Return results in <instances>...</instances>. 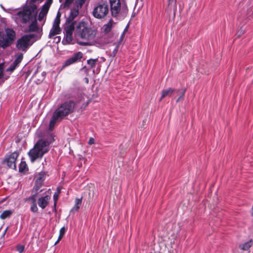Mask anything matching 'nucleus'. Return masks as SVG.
Returning a JSON list of instances; mask_svg holds the SVG:
<instances>
[{
  "mask_svg": "<svg viewBox=\"0 0 253 253\" xmlns=\"http://www.w3.org/2000/svg\"><path fill=\"white\" fill-rule=\"evenodd\" d=\"M63 236L62 235H59V237H58V240L57 241L55 242V244L56 245L57 243H58L59 242V241H60L61 240V239L63 238Z\"/></svg>",
  "mask_w": 253,
  "mask_h": 253,
  "instance_id": "79ce46f5",
  "label": "nucleus"
},
{
  "mask_svg": "<svg viewBox=\"0 0 253 253\" xmlns=\"http://www.w3.org/2000/svg\"><path fill=\"white\" fill-rule=\"evenodd\" d=\"M126 30V29L125 30V31L122 34V35H121V37L120 38L119 42H118V43L117 44H119V45H120L121 44V43L123 42V41L124 40V38Z\"/></svg>",
  "mask_w": 253,
  "mask_h": 253,
  "instance_id": "c9c22d12",
  "label": "nucleus"
},
{
  "mask_svg": "<svg viewBox=\"0 0 253 253\" xmlns=\"http://www.w3.org/2000/svg\"><path fill=\"white\" fill-rule=\"evenodd\" d=\"M112 15L115 17L124 18L127 13V9L126 7L121 8L120 0H109Z\"/></svg>",
  "mask_w": 253,
  "mask_h": 253,
  "instance_id": "423d86ee",
  "label": "nucleus"
},
{
  "mask_svg": "<svg viewBox=\"0 0 253 253\" xmlns=\"http://www.w3.org/2000/svg\"><path fill=\"white\" fill-rule=\"evenodd\" d=\"M175 91V90L172 88H169L163 90L161 92V96L159 99V101H161L162 99L166 97H170Z\"/></svg>",
  "mask_w": 253,
  "mask_h": 253,
  "instance_id": "dca6fc26",
  "label": "nucleus"
},
{
  "mask_svg": "<svg viewBox=\"0 0 253 253\" xmlns=\"http://www.w3.org/2000/svg\"><path fill=\"white\" fill-rule=\"evenodd\" d=\"M37 0H30L29 4L17 14V19L23 23H26L37 14Z\"/></svg>",
  "mask_w": 253,
  "mask_h": 253,
  "instance_id": "20e7f679",
  "label": "nucleus"
},
{
  "mask_svg": "<svg viewBox=\"0 0 253 253\" xmlns=\"http://www.w3.org/2000/svg\"><path fill=\"white\" fill-rule=\"evenodd\" d=\"M24 250V247L22 245H19L17 247V250L19 253H22Z\"/></svg>",
  "mask_w": 253,
  "mask_h": 253,
  "instance_id": "e433bc0d",
  "label": "nucleus"
},
{
  "mask_svg": "<svg viewBox=\"0 0 253 253\" xmlns=\"http://www.w3.org/2000/svg\"><path fill=\"white\" fill-rule=\"evenodd\" d=\"M64 28V33L73 34L74 31H75L76 23L73 22H67L66 21Z\"/></svg>",
  "mask_w": 253,
  "mask_h": 253,
  "instance_id": "ddd939ff",
  "label": "nucleus"
},
{
  "mask_svg": "<svg viewBox=\"0 0 253 253\" xmlns=\"http://www.w3.org/2000/svg\"><path fill=\"white\" fill-rule=\"evenodd\" d=\"M61 32V29L59 26H53L51 29L49 33V37L52 38V37L59 34Z\"/></svg>",
  "mask_w": 253,
  "mask_h": 253,
  "instance_id": "6ab92c4d",
  "label": "nucleus"
},
{
  "mask_svg": "<svg viewBox=\"0 0 253 253\" xmlns=\"http://www.w3.org/2000/svg\"><path fill=\"white\" fill-rule=\"evenodd\" d=\"M82 198H76L75 200V204L74 206L72 209V211H78L79 209H80V207L82 204Z\"/></svg>",
  "mask_w": 253,
  "mask_h": 253,
  "instance_id": "4be33fe9",
  "label": "nucleus"
},
{
  "mask_svg": "<svg viewBox=\"0 0 253 253\" xmlns=\"http://www.w3.org/2000/svg\"><path fill=\"white\" fill-rule=\"evenodd\" d=\"M53 141V138L51 136L49 141L44 139L39 140L28 153L31 162L34 163L37 159L42 158L49 151V145Z\"/></svg>",
  "mask_w": 253,
  "mask_h": 253,
  "instance_id": "7ed1b4c3",
  "label": "nucleus"
},
{
  "mask_svg": "<svg viewBox=\"0 0 253 253\" xmlns=\"http://www.w3.org/2000/svg\"><path fill=\"white\" fill-rule=\"evenodd\" d=\"M115 24L116 23L112 19H110L107 23L104 25L102 28L103 32L105 34L109 33Z\"/></svg>",
  "mask_w": 253,
  "mask_h": 253,
  "instance_id": "4468645a",
  "label": "nucleus"
},
{
  "mask_svg": "<svg viewBox=\"0 0 253 253\" xmlns=\"http://www.w3.org/2000/svg\"><path fill=\"white\" fill-rule=\"evenodd\" d=\"M43 179L42 176H40L38 177L35 182V185L33 188V190L36 192L38 191L43 184Z\"/></svg>",
  "mask_w": 253,
  "mask_h": 253,
  "instance_id": "a211bd4d",
  "label": "nucleus"
},
{
  "mask_svg": "<svg viewBox=\"0 0 253 253\" xmlns=\"http://www.w3.org/2000/svg\"><path fill=\"white\" fill-rule=\"evenodd\" d=\"M252 245V240H250L249 242H247L244 244L240 245L239 248L242 250H248Z\"/></svg>",
  "mask_w": 253,
  "mask_h": 253,
  "instance_id": "b1692460",
  "label": "nucleus"
},
{
  "mask_svg": "<svg viewBox=\"0 0 253 253\" xmlns=\"http://www.w3.org/2000/svg\"><path fill=\"white\" fill-rule=\"evenodd\" d=\"M12 211L10 210H5L2 212L0 215V218L1 219H4L7 217L10 216L12 214Z\"/></svg>",
  "mask_w": 253,
  "mask_h": 253,
  "instance_id": "5701e85b",
  "label": "nucleus"
},
{
  "mask_svg": "<svg viewBox=\"0 0 253 253\" xmlns=\"http://www.w3.org/2000/svg\"><path fill=\"white\" fill-rule=\"evenodd\" d=\"M3 69L4 64L3 63L0 64V81L2 83L7 80L10 76V74L6 75L3 73Z\"/></svg>",
  "mask_w": 253,
  "mask_h": 253,
  "instance_id": "f3484780",
  "label": "nucleus"
},
{
  "mask_svg": "<svg viewBox=\"0 0 253 253\" xmlns=\"http://www.w3.org/2000/svg\"><path fill=\"white\" fill-rule=\"evenodd\" d=\"M50 5L49 1L46 2L42 7L41 11L47 14Z\"/></svg>",
  "mask_w": 253,
  "mask_h": 253,
  "instance_id": "a878e982",
  "label": "nucleus"
},
{
  "mask_svg": "<svg viewBox=\"0 0 253 253\" xmlns=\"http://www.w3.org/2000/svg\"><path fill=\"white\" fill-rule=\"evenodd\" d=\"M96 34L97 30L88 27L87 24L83 21H80L76 25L75 36L84 41L77 42L80 45H91V42L95 39Z\"/></svg>",
  "mask_w": 253,
  "mask_h": 253,
  "instance_id": "f257e3e1",
  "label": "nucleus"
},
{
  "mask_svg": "<svg viewBox=\"0 0 253 253\" xmlns=\"http://www.w3.org/2000/svg\"><path fill=\"white\" fill-rule=\"evenodd\" d=\"M31 211L33 212H37L38 211V208L37 206L36 203H33L30 208Z\"/></svg>",
  "mask_w": 253,
  "mask_h": 253,
  "instance_id": "2f4dec72",
  "label": "nucleus"
},
{
  "mask_svg": "<svg viewBox=\"0 0 253 253\" xmlns=\"http://www.w3.org/2000/svg\"><path fill=\"white\" fill-rule=\"evenodd\" d=\"M36 195L34 194L28 198L25 199V202H31V203L32 204L33 203H35L36 202Z\"/></svg>",
  "mask_w": 253,
  "mask_h": 253,
  "instance_id": "c85d7f7f",
  "label": "nucleus"
},
{
  "mask_svg": "<svg viewBox=\"0 0 253 253\" xmlns=\"http://www.w3.org/2000/svg\"><path fill=\"white\" fill-rule=\"evenodd\" d=\"M98 61V59H89L87 60V63L90 66V68H94Z\"/></svg>",
  "mask_w": 253,
  "mask_h": 253,
  "instance_id": "393cba45",
  "label": "nucleus"
},
{
  "mask_svg": "<svg viewBox=\"0 0 253 253\" xmlns=\"http://www.w3.org/2000/svg\"><path fill=\"white\" fill-rule=\"evenodd\" d=\"M50 199V197L48 195L40 198L38 201L39 207L44 209L47 206Z\"/></svg>",
  "mask_w": 253,
  "mask_h": 253,
  "instance_id": "f8f14e48",
  "label": "nucleus"
},
{
  "mask_svg": "<svg viewBox=\"0 0 253 253\" xmlns=\"http://www.w3.org/2000/svg\"><path fill=\"white\" fill-rule=\"evenodd\" d=\"M176 7V0H168V5L166 9L168 12H170L172 10L175 12Z\"/></svg>",
  "mask_w": 253,
  "mask_h": 253,
  "instance_id": "2eb2a0df",
  "label": "nucleus"
},
{
  "mask_svg": "<svg viewBox=\"0 0 253 253\" xmlns=\"http://www.w3.org/2000/svg\"><path fill=\"white\" fill-rule=\"evenodd\" d=\"M94 143H95L94 139L93 138L90 137L88 141V144L90 145H91V144H94Z\"/></svg>",
  "mask_w": 253,
  "mask_h": 253,
  "instance_id": "a19ab883",
  "label": "nucleus"
},
{
  "mask_svg": "<svg viewBox=\"0 0 253 253\" xmlns=\"http://www.w3.org/2000/svg\"><path fill=\"white\" fill-rule=\"evenodd\" d=\"M23 55L22 53H20L19 54L15 60H14V61L13 62L14 63H15V64H16L17 66L21 62V61L22 60V59H23Z\"/></svg>",
  "mask_w": 253,
  "mask_h": 253,
  "instance_id": "cd10ccee",
  "label": "nucleus"
},
{
  "mask_svg": "<svg viewBox=\"0 0 253 253\" xmlns=\"http://www.w3.org/2000/svg\"><path fill=\"white\" fill-rule=\"evenodd\" d=\"M18 156L19 154L17 152H14L5 158L4 162L8 168L13 169H16V161Z\"/></svg>",
  "mask_w": 253,
  "mask_h": 253,
  "instance_id": "1a4fd4ad",
  "label": "nucleus"
},
{
  "mask_svg": "<svg viewBox=\"0 0 253 253\" xmlns=\"http://www.w3.org/2000/svg\"><path fill=\"white\" fill-rule=\"evenodd\" d=\"M73 0H66V1L69 2V3H71L72 2H73Z\"/></svg>",
  "mask_w": 253,
  "mask_h": 253,
  "instance_id": "c03bdc74",
  "label": "nucleus"
},
{
  "mask_svg": "<svg viewBox=\"0 0 253 253\" xmlns=\"http://www.w3.org/2000/svg\"><path fill=\"white\" fill-rule=\"evenodd\" d=\"M64 38L62 41V42L64 44H70L71 43L73 38H72V35L71 34H66L64 33Z\"/></svg>",
  "mask_w": 253,
  "mask_h": 253,
  "instance_id": "aec40b11",
  "label": "nucleus"
},
{
  "mask_svg": "<svg viewBox=\"0 0 253 253\" xmlns=\"http://www.w3.org/2000/svg\"><path fill=\"white\" fill-rule=\"evenodd\" d=\"M75 107L74 101L69 100L61 104L54 112L50 121L49 129L52 130L56 122L61 121L66 116L73 112Z\"/></svg>",
  "mask_w": 253,
  "mask_h": 253,
  "instance_id": "f03ea898",
  "label": "nucleus"
},
{
  "mask_svg": "<svg viewBox=\"0 0 253 253\" xmlns=\"http://www.w3.org/2000/svg\"><path fill=\"white\" fill-rule=\"evenodd\" d=\"M39 30L36 19L32 22L29 27V32H36Z\"/></svg>",
  "mask_w": 253,
  "mask_h": 253,
  "instance_id": "412c9836",
  "label": "nucleus"
},
{
  "mask_svg": "<svg viewBox=\"0 0 253 253\" xmlns=\"http://www.w3.org/2000/svg\"><path fill=\"white\" fill-rule=\"evenodd\" d=\"M60 23V18H59V17H58V16H57L54 19L53 25L59 26Z\"/></svg>",
  "mask_w": 253,
  "mask_h": 253,
  "instance_id": "473e14b6",
  "label": "nucleus"
},
{
  "mask_svg": "<svg viewBox=\"0 0 253 253\" xmlns=\"http://www.w3.org/2000/svg\"><path fill=\"white\" fill-rule=\"evenodd\" d=\"M79 7H78V6L76 8H72L71 9L70 14L66 19L67 22H73L76 24V22L75 19L79 15Z\"/></svg>",
  "mask_w": 253,
  "mask_h": 253,
  "instance_id": "9b49d317",
  "label": "nucleus"
},
{
  "mask_svg": "<svg viewBox=\"0 0 253 253\" xmlns=\"http://www.w3.org/2000/svg\"><path fill=\"white\" fill-rule=\"evenodd\" d=\"M109 12V7L107 3L98 4L92 12L93 15L97 18L101 19L105 17Z\"/></svg>",
  "mask_w": 253,
  "mask_h": 253,
  "instance_id": "6e6552de",
  "label": "nucleus"
},
{
  "mask_svg": "<svg viewBox=\"0 0 253 253\" xmlns=\"http://www.w3.org/2000/svg\"><path fill=\"white\" fill-rule=\"evenodd\" d=\"M7 230V228H6V229L4 230V232L3 233V235H2L3 236H4V235L5 234V233H6Z\"/></svg>",
  "mask_w": 253,
  "mask_h": 253,
  "instance_id": "37998d69",
  "label": "nucleus"
},
{
  "mask_svg": "<svg viewBox=\"0 0 253 253\" xmlns=\"http://www.w3.org/2000/svg\"><path fill=\"white\" fill-rule=\"evenodd\" d=\"M65 229L64 227H63L60 230L59 234L64 236L65 234Z\"/></svg>",
  "mask_w": 253,
  "mask_h": 253,
  "instance_id": "ea45409f",
  "label": "nucleus"
},
{
  "mask_svg": "<svg viewBox=\"0 0 253 253\" xmlns=\"http://www.w3.org/2000/svg\"><path fill=\"white\" fill-rule=\"evenodd\" d=\"M46 15V14L43 13L42 11H40L39 16H38V20L39 21H42L44 18V17Z\"/></svg>",
  "mask_w": 253,
  "mask_h": 253,
  "instance_id": "72a5a7b5",
  "label": "nucleus"
},
{
  "mask_svg": "<svg viewBox=\"0 0 253 253\" xmlns=\"http://www.w3.org/2000/svg\"><path fill=\"white\" fill-rule=\"evenodd\" d=\"M34 37V35L30 34L24 35L17 41L16 46L20 50L27 51V49L32 45L31 40Z\"/></svg>",
  "mask_w": 253,
  "mask_h": 253,
  "instance_id": "0eeeda50",
  "label": "nucleus"
},
{
  "mask_svg": "<svg viewBox=\"0 0 253 253\" xmlns=\"http://www.w3.org/2000/svg\"><path fill=\"white\" fill-rule=\"evenodd\" d=\"M185 92H186V89H184L182 90L181 96L180 97H179L176 100L177 102H179L181 99H183V97L184 96Z\"/></svg>",
  "mask_w": 253,
  "mask_h": 253,
  "instance_id": "f704fd0d",
  "label": "nucleus"
},
{
  "mask_svg": "<svg viewBox=\"0 0 253 253\" xmlns=\"http://www.w3.org/2000/svg\"><path fill=\"white\" fill-rule=\"evenodd\" d=\"M17 66V65L16 64H15V63L13 62L12 64H11L10 67L6 69V71L12 72L15 69Z\"/></svg>",
  "mask_w": 253,
  "mask_h": 253,
  "instance_id": "7c9ffc66",
  "label": "nucleus"
},
{
  "mask_svg": "<svg viewBox=\"0 0 253 253\" xmlns=\"http://www.w3.org/2000/svg\"><path fill=\"white\" fill-rule=\"evenodd\" d=\"M57 16H58V17H60V14L58 13L57 14Z\"/></svg>",
  "mask_w": 253,
  "mask_h": 253,
  "instance_id": "a18cd8bd",
  "label": "nucleus"
},
{
  "mask_svg": "<svg viewBox=\"0 0 253 253\" xmlns=\"http://www.w3.org/2000/svg\"><path fill=\"white\" fill-rule=\"evenodd\" d=\"M60 193V188L58 187L57 189V191L54 193L53 195V199L54 201V204H56V203L58 200V196L59 193Z\"/></svg>",
  "mask_w": 253,
  "mask_h": 253,
  "instance_id": "c756f323",
  "label": "nucleus"
},
{
  "mask_svg": "<svg viewBox=\"0 0 253 253\" xmlns=\"http://www.w3.org/2000/svg\"><path fill=\"white\" fill-rule=\"evenodd\" d=\"M83 54L81 51H78L74 53L72 56L67 59L64 64L63 67H67L71 64L79 62L83 58Z\"/></svg>",
  "mask_w": 253,
  "mask_h": 253,
  "instance_id": "9d476101",
  "label": "nucleus"
},
{
  "mask_svg": "<svg viewBox=\"0 0 253 253\" xmlns=\"http://www.w3.org/2000/svg\"><path fill=\"white\" fill-rule=\"evenodd\" d=\"M85 0H78L77 6H78V7H81L83 4L84 3Z\"/></svg>",
  "mask_w": 253,
  "mask_h": 253,
  "instance_id": "58836bf2",
  "label": "nucleus"
},
{
  "mask_svg": "<svg viewBox=\"0 0 253 253\" xmlns=\"http://www.w3.org/2000/svg\"><path fill=\"white\" fill-rule=\"evenodd\" d=\"M119 46H120L119 44H117V45L116 46L115 49H114V50L112 52V54H113V56H115L116 55V54H117V53L118 51Z\"/></svg>",
  "mask_w": 253,
  "mask_h": 253,
  "instance_id": "4c0bfd02",
  "label": "nucleus"
},
{
  "mask_svg": "<svg viewBox=\"0 0 253 253\" xmlns=\"http://www.w3.org/2000/svg\"><path fill=\"white\" fill-rule=\"evenodd\" d=\"M15 38L16 33L12 29H5L4 33L0 32V47L5 48L10 46Z\"/></svg>",
  "mask_w": 253,
  "mask_h": 253,
  "instance_id": "39448f33",
  "label": "nucleus"
},
{
  "mask_svg": "<svg viewBox=\"0 0 253 253\" xmlns=\"http://www.w3.org/2000/svg\"><path fill=\"white\" fill-rule=\"evenodd\" d=\"M28 170V167L25 162H21L19 166V171L24 172Z\"/></svg>",
  "mask_w": 253,
  "mask_h": 253,
  "instance_id": "bb28decb",
  "label": "nucleus"
}]
</instances>
